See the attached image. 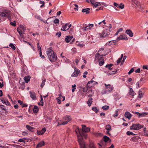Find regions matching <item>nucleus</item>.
Returning <instances> with one entry per match:
<instances>
[{
    "instance_id": "f257e3e1",
    "label": "nucleus",
    "mask_w": 148,
    "mask_h": 148,
    "mask_svg": "<svg viewBox=\"0 0 148 148\" xmlns=\"http://www.w3.org/2000/svg\"><path fill=\"white\" fill-rule=\"evenodd\" d=\"M46 53L49 60L51 62H54L56 60L57 58V56L51 48L50 47L48 49Z\"/></svg>"
},
{
    "instance_id": "f03ea898",
    "label": "nucleus",
    "mask_w": 148,
    "mask_h": 148,
    "mask_svg": "<svg viewBox=\"0 0 148 148\" xmlns=\"http://www.w3.org/2000/svg\"><path fill=\"white\" fill-rule=\"evenodd\" d=\"M106 89L103 90L101 92L102 94H108L110 93L113 89V86L110 84H105Z\"/></svg>"
},
{
    "instance_id": "7ed1b4c3",
    "label": "nucleus",
    "mask_w": 148,
    "mask_h": 148,
    "mask_svg": "<svg viewBox=\"0 0 148 148\" xmlns=\"http://www.w3.org/2000/svg\"><path fill=\"white\" fill-rule=\"evenodd\" d=\"M26 30V28L22 25H20L17 29V30L19 33L20 36L22 38H23V35L24 33Z\"/></svg>"
},
{
    "instance_id": "20e7f679",
    "label": "nucleus",
    "mask_w": 148,
    "mask_h": 148,
    "mask_svg": "<svg viewBox=\"0 0 148 148\" xmlns=\"http://www.w3.org/2000/svg\"><path fill=\"white\" fill-rule=\"evenodd\" d=\"M104 53L105 51L103 48H101L99 50L98 53L95 54V59H98L99 57H102L103 56H105V54L104 55Z\"/></svg>"
},
{
    "instance_id": "39448f33",
    "label": "nucleus",
    "mask_w": 148,
    "mask_h": 148,
    "mask_svg": "<svg viewBox=\"0 0 148 148\" xmlns=\"http://www.w3.org/2000/svg\"><path fill=\"white\" fill-rule=\"evenodd\" d=\"M143 125H141L140 124H133L130 127L131 130H138L141 128H143Z\"/></svg>"
},
{
    "instance_id": "423d86ee",
    "label": "nucleus",
    "mask_w": 148,
    "mask_h": 148,
    "mask_svg": "<svg viewBox=\"0 0 148 148\" xmlns=\"http://www.w3.org/2000/svg\"><path fill=\"white\" fill-rule=\"evenodd\" d=\"M90 3L92 4L93 7L95 8H96L98 6L101 5L103 3H102L100 2L95 1V0H91Z\"/></svg>"
},
{
    "instance_id": "0eeeda50",
    "label": "nucleus",
    "mask_w": 148,
    "mask_h": 148,
    "mask_svg": "<svg viewBox=\"0 0 148 148\" xmlns=\"http://www.w3.org/2000/svg\"><path fill=\"white\" fill-rule=\"evenodd\" d=\"M77 137L78 141L80 145V148H86L85 143L82 140V138H79L78 135H77Z\"/></svg>"
},
{
    "instance_id": "6e6552de",
    "label": "nucleus",
    "mask_w": 148,
    "mask_h": 148,
    "mask_svg": "<svg viewBox=\"0 0 148 148\" xmlns=\"http://www.w3.org/2000/svg\"><path fill=\"white\" fill-rule=\"evenodd\" d=\"M64 119L65 121L62 122V123L58 124L59 125H64L66 124L69 122L71 120V117L70 116H66L64 118Z\"/></svg>"
},
{
    "instance_id": "1a4fd4ad",
    "label": "nucleus",
    "mask_w": 148,
    "mask_h": 148,
    "mask_svg": "<svg viewBox=\"0 0 148 148\" xmlns=\"http://www.w3.org/2000/svg\"><path fill=\"white\" fill-rule=\"evenodd\" d=\"M71 25L69 23H66L65 25L62 26L61 30L63 31H65L68 30L71 26Z\"/></svg>"
},
{
    "instance_id": "9d476101",
    "label": "nucleus",
    "mask_w": 148,
    "mask_h": 148,
    "mask_svg": "<svg viewBox=\"0 0 148 148\" xmlns=\"http://www.w3.org/2000/svg\"><path fill=\"white\" fill-rule=\"evenodd\" d=\"M145 91L144 88H141L140 89L138 92V97L139 98H141L143 97Z\"/></svg>"
},
{
    "instance_id": "9b49d317",
    "label": "nucleus",
    "mask_w": 148,
    "mask_h": 148,
    "mask_svg": "<svg viewBox=\"0 0 148 148\" xmlns=\"http://www.w3.org/2000/svg\"><path fill=\"white\" fill-rule=\"evenodd\" d=\"M97 84H98L97 82L93 80H92L88 82L87 84V87L90 88L92 87V86L94 85Z\"/></svg>"
},
{
    "instance_id": "f8f14e48",
    "label": "nucleus",
    "mask_w": 148,
    "mask_h": 148,
    "mask_svg": "<svg viewBox=\"0 0 148 148\" xmlns=\"http://www.w3.org/2000/svg\"><path fill=\"white\" fill-rule=\"evenodd\" d=\"M87 27H88L87 25L85 24L84 25V28L80 29L79 32L81 34H85V32L86 30H88Z\"/></svg>"
},
{
    "instance_id": "ddd939ff",
    "label": "nucleus",
    "mask_w": 148,
    "mask_h": 148,
    "mask_svg": "<svg viewBox=\"0 0 148 148\" xmlns=\"http://www.w3.org/2000/svg\"><path fill=\"white\" fill-rule=\"evenodd\" d=\"M110 34V33L109 32L106 33L105 31H103L101 34H100V36L101 38H104L108 36Z\"/></svg>"
},
{
    "instance_id": "4468645a",
    "label": "nucleus",
    "mask_w": 148,
    "mask_h": 148,
    "mask_svg": "<svg viewBox=\"0 0 148 148\" xmlns=\"http://www.w3.org/2000/svg\"><path fill=\"white\" fill-rule=\"evenodd\" d=\"M75 45H76L81 48L84 47L85 45V44L83 42H79L77 41L76 42Z\"/></svg>"
},
{
    "instance_id": "2eb2a0df",
    "label": "nucleus",
    "mask_w": 148,
    "mask_h": 148,
    "mask_svg": "<svg viewBox=\"0 0 148 148\" xmlns=\"http://www.w3.org/2000/svg\"><path fill=\"white\" fill-rule=\"evenodd\" d=\"M75 71L71 75V77H77L80 72V71L76 67L74 68Z\"/></svg>"
},
{
    "instance_id": "dca6fc26",
    "label": "nucleus",
    "mask_w": 148,
    "mask_h": 148,
    "mask_svg": "<svg viewBox=\"0 0 148 148\" xmlns=\"http://www.w3.org/2000/svg\"><path fill=\"white\" fill-rule=\"evenodd\" d=\"M82 131L84 132H87L90 130V128L88 127H86L85 125H82Z\"/></svg>"
},
{
    "instance_id": "f3484780",
    "label": "nucleus",
    "mask_w": 148,
    "mask_h": 148,
    "mask_svg": "<svg viewBox=\"0 0 148 148\" xmlns=\"http://www.w3.org/2000/svg\"><path fill=\"white\" fill-rule=\"evenodd\" d=\"M29 94L31 98L33 100H36V95L35 93L34 92L30 91Z\"/></svg>"
},
{
    "instance_id": "a211bd4d",
    "label": "nucleus",
    "mask_w": 148,
    "mask_h": 148,
    "mask_svg": "<svg viewBox=\"0 0 148 148\" xmlns=\"http://www.w3.org/2000/svg\"><path fill=\"white\" fill-rule=\"evenodd\" d=\"M114 5L118 8H119L121 9H123L124 8V5L122 3H121L120 5L114 2Z\"/></svg>"
},
{
    "instance_id": "6ab92c4d",
    "label": "nucleus",
    "mask_w": 148,
    "mask_h": 148,
    "mask_svg": "<svg viewBox=\"0 0 148 148\" xmlns=\"http://www.w3.org/2000/svg\"><path fill=\"white\" fill-rule=\"evenodd\" d=\"M96 60H98L99 62V64L100 66H101L104 64V60L103 57H99L98 59H95Z\"/></svg>"
},
{
    "instance_id": "aec40b11",
    "label": "nucleus",
    "mask_w": 148,
    "mask_h": 148,
    "mask_svg": "<svg viewBox=\"0 0 148 148\" xmlns=\"http://www.w3.org/2000/svg\"><path fill=\"white\" fill-rule=\"evenodd\" d=\"M46 129L45 127L43 128L41 130H38L37 131V134L38 135H42L46 131Z\"/></svg>"
},
{
    "instance_id": "412c9836",
    "label": "nucleus",
    "mask_w": 148,
    "mask_h": 148,
    "mask_svg": "<svg viewBox=\"0 0 148 148\" xmlns=\"http://www.w3.org/2000/svg\"><path fill=\"white\" fill-rule=\"evenodd\" d=\"M2 11L5 14V15L7 16L8 19H10V17L9 15L10 13V11L9 10L6 9L3 10Z\"/></svg>"
},
{
    "instance_id": "4be33fe9",
    "label": "nucleus",
    "mask_w": 148,
    "mask_h": 148,
    "mask_svg": "<svg viewBox=\"0 0 148 148\" xmlns=\"http://www.w3.org/2000/svg\"><path fill=\"white\" fill-rule=\"evenodd\" d=\"M129 94L132 97H134L135 95V92L131 88H129Z\"/></svg>"
},
{
    "instance_id": "5701e85b",
    "label": "nucleus",
    "mask_w": 148,
    "mask_h": 148,
    "mask_svg": "<svg viewBox=\"0 0 148 148\" xmlns=\"http://www.w3.org/2000/svg\"><path fill=\"white\" fill-rule=\"evenodd\" d=\"M125 116L130 119L132 116V115L131 114L128 112H126L124 114Z\"/></svg>"
},
{
    "instance_id": "b1692460",
    "label": "nucleus",
    "mask_w": 148,
    "mask_h": 148,
    "mask_svg": "<svg viewBox=\"0 0 148 148\" xmlns=\"http://www.w3.org/2000/svg\"><path fill=\"white\" fill-rule=\"evenodd\" d=\"M75 131L76 133L77 134V136L78 135L79 138H82V136L80 133L79 130L78 128H77V129L75 130Z\"/></svg>"
},
{
    "instance_id": "393cba45",
    "label": "nucleus",
    "mask_w": 148,
    "mask_h": 148,
    "mask_svg": "<svg viewBox=\"0 0 148 148\" xmlns=\"http://www.w3.org/2000/svg\"><path fill=\"white\" fill-rule=\"evenodd\" d=\"M1 101L4 104H5L8 106L10 105V103L6 99H2L1 100Z\"/></svg>"
},
{
    "instance_id": "a878e982",
    "label": "nucleus",
    "mask_w": 148,
    "mask_h": 148,
    "mask_svg": "<svg viewBox=\"0 0 148 148\" xmlns=\"http://www.w3.org/2000/svg\"><path fill=\"white\" fill-rule=\"evenodd\" d=\"M45 143L44 141H42L39 142L37 145V147L39 148L45 145Z\"/></svg>"
},
{
    "instance_id": "bb28decb",
    "label": "nucleus",
    "mask_w": 148,
    "mask_h": 148,
    "mask_svg": "<svg viewBox=\"0 0 148 148\" xmlns=\"http://www.w3.org/2000/svg\"><path fill=\"white\" fill-rule=\"evenodd\" d=\"M125 33L128 35L130 37H132L133 36V33L130 30H127L125 32Z\"/></svg>"
},
{
    "instance_id": "cd10ccee",
    "label": "nucleus",
    "mask_w": 148,
    "mask_h": 148,
    "mask_svg": "<svg viewBox=\"0 0 148 148\" xmlns=\"http://www.w3.org/2000/svg\"><path fill=\"white\" fill-rule=\"evenodd\" d=\"M4 143L1 140H0V147L2 148H8V147L4 146Z\"/></svg>"
},
{
    "instance_id": "c85d7f7f",
    "label": "nucleus",
    "mask_w": 148,
    "mask_h": 148,
    "mask_svg": "<svg viewBox=\"0 0 148 148\" xmlns=\"http://www.w3.org/2000/svg\"><path fill=\"white\" fill-rule=\"evenodd\" d=\"M73 38V37L71 36H67L65 38V41L66 42H69Z\"/></svg>"
},
{
    "instance_id": "c756f323",
    "label": "nucleus",
    "mask_w": 148,
    "mask_h": 148,
    "mask_svg": "<svg viewBox=\"0 0 148 148\" xmlns=\"http://www.w3.org/2000/svg\"><path fill=\"white\" fill-rule=\"evenodd\" d=\"M148 114V112H141L140 113V115L139 118L144 117L145 116Z\"/></svg>"
},
{
    "instance_id": "7c9ffc66",
    "label": "nucleus",
    "mask_w": 148,
    "mask_h": 148,
    "mask_svg": "<svg viewBox=\"0 0 148 148\" xmlns=\"http://www.w3.org/2000/svg\"><path fill=\"white\" fill-rule=\"evenodd\" d=\"M92 98H90L88 99V101L87 102V104H88V105L90 106L91 104H92Z\"/></svg>"
},
{
    "instance_id": "2f4dec72",
    "label": "nucleus",
    "mask_w": 148,
    "mask_h": 148,
    "mask_svg": "<svg viewBox=\"0 0 148 148\" xmlns=\"http://www.w3.org/2000/svg\"><path fill=\"white\" fill-rule=\"evenodd\" d=\"M30 78V76H28L25 77L24 78V79L25 81V82L26 83H27L29 81Z\"/></svg>"
},
{
    "instance_id": "473e14b6",
    "label": "nucleus",
    "mask_w": 148,
    "mask_h": 148,
    "mask_svg": "<svg viewBox=\"0 0 148 148\" xmlns=\"http://www.w3.org/2000/svg\"><path fill=\"white\" fill-rule=\"evenodd\" d=\"M90 10V9L89 8L84 9L82 10V12H85L86 14H87L89 13Z\"/></svg>"
},
{
    "instance_id": "72a5a7b5",
    "label": "nucleus",
    "mask_w": 148,
    "mask_h": 148,
    "mask_svg": "<svg viewBox=\"0 0 148 148\" xmlns=\"http://www.w3.org/2000/svg\"><path fill=\"white\" fill-rule=\"evenodd\" d=\"M38 108L37 106H34L33 109V111L34 113H36L38 111Z\"/></svg>"
},
{
    "instance_id": "f704fd0d",
    "label": "nucleus",
    "mask_w": 148,
    "mask_h": 148,
    "mask_svg": "<svg viewBox=\"0 0 148 148\" xmlns=\"http://www.w3.org/2000/svg\"><path fill=\"white\" fill-rule=\"evenodd\" d=\"M26 127L28 130L32 132L33 131L34 129V127L30 126L29 125H27Z\"/></svg>"
},
{
    "instance_id": "c9c22d12",
    "label": "nucleus",
    "mask_w": 148,
    "mask_h": 148,
    "mask_svg": "<svg viewBox=\"0 0 148 148\" xmlns=\"http://www.w3.org/2000/svg\"><path fill=\"white\" fill-rule=\"evenodd\" d=\"M144 134L145 136H148V131L146 130L145 127L143 129Z\"/></svg>"
},
{
    "instance_id": "e433bc0d",
    "label": "nucleus",
    "mask_w": 148,
    "mask_h": 148,
    "mask_svg": "<svg viewBox=\"0 0 148 148\" xmlns=\"http://www.w3.org/2000/svg\"><path fill=\"white\" fill-rule=\"evenodd\" d=\"M105 129L107 130H111V128L110 125L109 124H108L106 125Z\"/></svg>"
},
{
    "instance_id": "4c0bfd02",
    "label": "nucleus",
    "mask_w": 148,
    "mask_h": 148,
    "mask_svg": "<svg viewBox=\"0 0 148 148\" xmlns=\"http://www.w3.org/2000/svg\"><path fill=\"white\" fill-rule=\"evenodd\" d=\"M103 138L104 141L105 142H107L110 139L109 137L106 136H103Z\"/></svg>"
},
{
    "instance_id": "58836bf2",
    "label": "nucleus",
    "mask_w": 148,
    "mask_h": 148,
    "mask_svg": "<svg viewBox=\"0 0 148 148\" xmlns=\"http://www.w3.org/2000/svg\"><path fill=\"white\" fill-rule=\"evenodd\" d=\"M87 26L88 30H90L91 28L93 27L94 25L93 24H89Z\"/></svg>"
},
{
    "instance_id": "ea45409f",
    "label": "nucleus",
    "mask_w": 148,
    "mask_h": 148,
    "mask_svg": "<svg viewBox=\"0 0 148 148\" xmlns=\"http://www.w3.org/2000/svg\"><path fill=\"white\" fill-rule=\"evenodd\" d=\"M37 44L38 50H39V52H40V54H41L42 51L41 47L40 46L39 43H38Z\"/></svg>"
},
{
    "instance_id": "a19ab883",
    "label": "nucleus",
    "mask_w": 148,
    "mask_h": 148,
    "mask_svg": "<svg viewBox=\"0 0 148 148\" xmlns=\"http://www.w3.org/2000/svg\"><path fill=\"white\" fill-rule=\"evenodd\" d=\"M138 0H132V1L136 5L138 6L139 5V3Z\"/></svg>"
},
{
    "instance_id": "79ce46f5",
    "label": "nucleus",
    "mask_w": 148,
    "mask_h": 148,
    "mask_svg": "<svg viewBox=\"0 0 148 148\" xmlns=\"http://www.w3.org/2000/svg\"><path fill=\"white\" fill-rule=\"evenodd\" d=\"M102 108L104 110H107L109 108V106H104L102 107Z\"/></svg>"
},
{
    "instance_id": "37998d69",
    "label": "nucleus",
    "mask_w": 148,
    "mask_h": 148,
    "mask_svg": "<svg viewBox=\"0 0 148 148\" xmlns=\"http://www.w3.org/2000/svg\"><path fill=\"white\" fill-rule=\"evenodd\" d=\"M113 65L112 64H107L106 66V67L108 68L109 69L111 70L112 69V68L111 67V66H113Z\"/></svg>"
},
{
    "instance_id": "c03bdc74",
    "label": "nucleus",
    "mask_w": 148,
    "mask_h": 148,
    "mask_svg": "<svg viewBox=\"0 0 148 148\" xmlns=\"http://www.w3.org/2000/svg\"><path fill=\"white\" fill-rule=\"evenodd\" d=\"M61 97H58L56 98V100L58 104H60L61 103Z\"/></svg>"
},
{
    "instance_id": "a18cd8bd",
    "label": "nucleus",
    "mask_w": 148,
    "mask_h": 148,
    "mask_svg": "<svg viewBox=\"0 0 148 148\" xmlns=\"http://www.w3.org/2000/svg\"><path fill=\"white\" fill-rule=\"evenodd\" d=\"M106 46H111V45H113V44L112 43V41L111 40L108 42L106 43Z\"/></svg>"
},
{
    "instance_id": "49530a36",
    "label": "nucleus",
    "mask_w": 148,
    "mask_h": 148,
    "mask_svg": "<svg viewBox=\"0 0 148 148\" xmlns=\"http://www.w3.org/2000/svg\"><path fill=\"white\" fill-rule=\"evenodd\" d=\"M26 138H23L19 139L18 140V141L19 142H22L23 143H25V140H26Z\"/></svg>"
},
{
    "instance_id": "de8ad7c7",
    "label": "nucleus",
    "mask_w": 148,
    "mask_h": 148,
    "mask_svg": "<svg viewBox=\"0 0 148 148\" xmlns=\"http://www.w3.org/2000/svg\"><path fill=\"white\" fill-rule=\"evenodd\" d=\"M39 3L40 4H42L40 6V8H42V7L44 6V5H45V2L44 1H43L41 0H40V2H39Z\"/></svg>"
},
{
    "instance_id": "09e8293b",
    "label": "nucleus",
    "mask_w": 148,
    "mask_h": 148,
    "mask_svg": "<svg viewBox=\"0 0 148 148\" xmlns=\"http://www.w3.org/2000/svg\"><path fill=\"white\" fill-rule=\"evenodd\" d=\"M0 15L1 16L3 17H7V16L5 15V14L4 13L3 11L1 12H0Z\"/></svg>"
},
{
    "instance_id": "8fccbe9b",
    "label": "nucleus",
    "mask_w": 148,
    "mask_h": 148,
    "mask_svg": "<svg viewBox=\"0 0 148 148\" xmlns=\"http://www.w3.org/2000/svg\"><path fill=\"white\" fill-rule=\"evenodd\" d=\"M9 46L12 48L13 50L15 49L16 48L14 44L12 43H10L9 45Z\"/></svg>"
},
{
    "instance_id": "3c124183",
    "label": "nucleus",
    "mask_w": 148,
    "mask_h": 148,
    "mask_svg": "<svg viewBox=\"0 0 148 148\" xmlns=\"http://www.w3.org/2000/svg\"><path fill=\"white\" fill-rule=\"evenodd\" d=\"M0 109L1 110H6L5 106L3 105H0Z\"/></svg>"
},
{
    "instance_id": "603ef678",
    "label": "nucleus",
    "mask_w": 148,
    "mask_h": 148,
    "mask_svg": "<svg viewBox=\"0 0 148 148\" xmlns=\"http://www.w3.org/2000/svg\"><path fill=\"white\" fill-rule=\"evenodd\" d=\"M92 110L94 111L96 113H97L99 111L97 108L95 107H93L92 108Z\"/></svg>"
},
{
    "instance_id": "864d4df0",
    "label": "nucleus",
    "mask_w": 148,
    "mask_h": 148,
    "mask_svg": "<svg viewBox=\"0 0 148 148\" xmlns=\"http://www.w3.org/2000/svg\"><path fill=\"white\" fill-rule=\"evenodd\" d=\"M123 36L122 35H121L116 38V40H122L123 38Z\"/></svg>"
},
{
    "instance_id": "5fc2aeb1",
    "label": "nucleus",
    "mask_w": 148,
    "mask_h": 148,
    "mask_svg": "<svg viewBox=\"0 0 148 148\" xmlns=\"http://www.w3.org/2000/svg\"><path fill=\"white\" fill-rule=\"evenodd\" d=\"M45 79L42 80V83L41 84L40 86L42 88L45 85Z\"/></svg>"
},
{
    "instance_id": "6e6d98bb",
    "label": "nucleus",
    "mask_w": 148,
    "mask_h": 148,
    "mask_svg": "<svg viewBox=\"0 0 148 148\" xmlns=\"http://www.w3.org/2000/svg\"><path fill=\"white\" fill-rule=\"evenodd\" d=\"M102 23L104 25H106V23L105 22V20H103L102 21L100 22H99L98 23V25H101V24Z\"/></svg>"
},
{
    "instance_id": "4d7b16f0",
    "label": "nucleus",
    "mask_w": 148,
    "mask_h": 148,
    "mask_svg": "<svg viewBox=\"0 0 148 148\" xmlns=\"http://www.w3.org/2000/svg\"><path fill=\"white\" fill-rule=\"evenodd\" d=\"M89 148H95L93 143H90L89 146Z\"/></svg>"
},
{
    "instance_id": "13d9d810",
    "label": "nucleus",
    "mask_w": 148,
    "mask_h": 148,
    "mask_svg": "<svg viewBox=\"0 0 148 148\" xmlns=\"http://www.w3.org/2000/svg\"><path fill=\"white\" fill-rule=\"evenodd\" d=\"M40 98H41V100L40 101V102L41 103V105L42 106H43V98L42 97V96L41 95H40Z\"/></svg>"
},
{
    "instance_id": "bf43d9fd",
    "label": "nucleus",
    "mask_w": 148,
    "mask_h": 148,
    "mask_svg": "<svg viewBox=\"0 0 148 148\" xmlns=\"http://www.w3.org/2000/svg\"><path fill=\"white\" fill-rule=\"evenodd\" d=\"M126 134L128 135H133L134 134L133 132H130V131H127V133Z\"/></svg>"
},
{
    "instance_id": "052dcab7",
    "label": "nucleus",
    "mask_w": 148,
    "mask_h": 148,
    "mask_svg": "<svg viewBox=\"0 0 148 148\" xmlns=\"http://www.w3.org/2000/svg\"><path fill=\"white\" fill-rule=\"evenodd\" d=\"M140 82H136V88H137L138 89L140 87Z\"/></svg>"
},
{
    "instance_id": "680f3d73",
    "label": "nucleus",
    "mask_w": 148,
    "mask_h": 148,
    "mask_svg": "<svg viewBox=\"0 0 148 148\" xmlns=\"http://www.w3.org/2000/svg\"><path fill=\"white\" fill-rule=\"evenodd\" d=\"M10 24L14 26H15L16 25V22L15 21H14L13 22H11L10 23Z\"/></svg>"
},
{
    "instance_id": "e2e57ef3",
    "label": "nucleus",
    "mask_w": 148,
    "mask_h": 148,
    "mask_svg": "<svg viewBox=\"0 0 148 148\" xmlns=\"http://www.w3.org/2000/svg\"><path fill=\"white\" fill-rule=\"evenodd\" d=\"M134 69L133 68H132L129 71L128 73V74L129 75L130 74L132 73L134 71Z\"/></svg>"
},
{
    "instance_id": "0e129e2a",
    "label": "nucleus",
    "mask_w": 148,
    "mask_h": 148,
    "mask_svg": "<svg viewBox=\"0 0 148 148\" xmlns=\"http://www.w3.org/2000/svg\"><path fill=\"white\" fill-rule=\"evenodd\" d=\"M88 88L87 86V87H84L83 88V91L84 92H86L88 90Z\"/></svg>"
},
{
    "instance_id": "69168bd1",
    "label": "nucleus",
    "mask_w": 148,
    "mask_h": 148,
    "mask_svg": "<svg viewBox=\"0 0 148 148\" xmlns=\"http://www.w3.org/2000/svg\"><path fill=\"white\" fill-rule=\"evenodd\" d=\"M88 73V72L86 71L84 72V75H83V77L84 78H86V75H87Z\"/></svg>"
},
{
    "instance_id": "338daca9",
    "label": "nucleus",
    "mask_w": 148,
    "mask_h": 148,
    "mask_svg": "<svg viewBox=\"0 0 148 148\" xmlns=\"http://www.w3.org/2000/svg\"><path fill=\"white\" fill-rule=\"evenodd\" d=\"M59 19H56L53 21L54 23L55 24L58 23H59Z\"/></svg>"
},
{
    "instance_id": "774afa93",
    "label": "nucleus",
    "mask_w": 148,
    "mask_h": 148,
    "mask_svg": "<svg viewBox=\"0 0 148 148\" xmlns=\"http://www.w3.org/2000/svg\"><path fill=\"white\" fill-rule=\"evenodd\" d=\"M143 69H147L148 70V65H145L143 66Z\"/></svg>"
}]
</instances>
